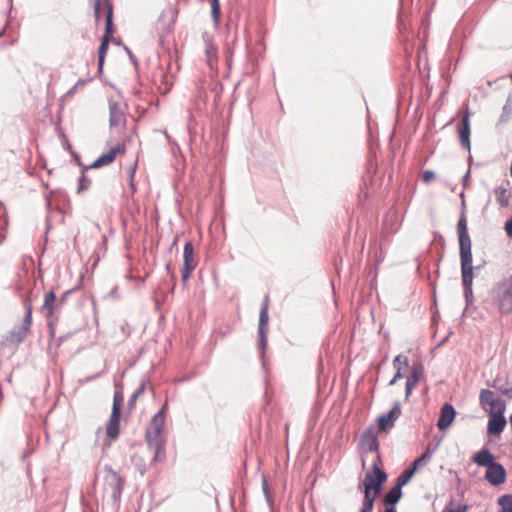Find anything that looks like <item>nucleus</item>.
I'll return each instance as SVG.
<instances>
[{
  "label": "nucleus",
  "mask_w": 512,
  "mask_h": 512,
  "mask_svg": "<svg viewBox=\"0 0 512 512\" xmlns=\"http://www.w3.org/2000/svg\"><path fill=\"white\" fill-rule=\"evenodd\" d=\"M380 462L381 461L375 460L372 463L370 469L365 474L363 482L359 483L357 486V489L363 495L362 501L374 505L378 495L381 493L388 480V474L380 467Z\"/></svg>",
  "instance_id": "nucleus-1"
},
{
  "label": "nucleus",
  "mask_w": 512,
  "mask_h": 512,
  "mask_svg": "<svg viewBox=\"0 0 512 512\" xmlns=\"http://www.w3.org/2000/svg\"><path fill=\"white\" fill-rule=\"evenodd\" d=\"M23 304L25 313L22 323L15 325L13 329L9 331V334L5 337V341L9 344L18 345L22 343L26 338L28 331L31 329L33 306L29 296H24Z\"/></svg>",
  "instance_id": "nucleus-2"
},
{
  "label": "nucleus",
  "mask_w": 512,
  "mask_h": 512,
  "mask_svg": "<svg viewBox=\"0 0 512 512\" xmlns=\"http://www.w3.org/2000/svg\"><path fill=\"white\" fill-rule=\"evenodd\" d=\"M438 449V444H435L432 446L431 444H428L421 455L416 457L411 464L405 468L401 474L397 477L401 482L404 484H408L412 478L415 476V474L424 466H426L429 461L431 460L433 454Z\"/></svg>",
  "instance_id": "nucleus-3"
},
{
  "label": "nucleus",
  "mask_w": 512,
  "mask_h": 512,
  "mask_svg": "<svg viewBox=\"0 0 512 512\" xmlns=\"http://www.w3.org/2000/svg\"><path fill=\"white\" fill-rule=\"evenodd\" d=\"M269 296L265 295L260 312H259V320H258V329H257V335H258V341L257 346L258 350L260 352V357L263 358L266 349L268 346V332H269Z\"/></svg>",
  "instance_id": "nucleus-4"
},
{
  "label": "nucleus",
  "mask_w": 512,
  "mask_h": 512,
  "mask_svg": "<svg viewBox=\"0 0 512 512\" xmlns=\"http://www.w3.org/2000/svg\"><path fill=\"white\" fill-rule=\"evenodd\" d=\"M491 296L502 314L512 312V285L506 279L494 285Z\"/></svg>",
  "instance_id": "nucleus-5"
},
{
  "label": "nucleus",
  "mask_w": 512,
  "mask_h": 512,
  "mask_svg": "<svg viewBox=\"0 0 512 512\" xmlns=\"http://www.w3.org/2000/svg\"><path fill=\"white\" fill-rule=\"evenodd\" d=\"M479 404L480 407L488 414H505L506 412V400L500 396H496L495 392L491 389H481L479 393Z\"/></svg>",
  "instance_id": "nucleus-6"
},
{
  "label": "nucleus",
  "mask_w": 512,
  "mask_h": 512,
  "mask_svg": "<svg viewBox=\"0 0 512 512\" xmlns=\"http://www.w3.org/2000/svg\"><path fill=\"white\" fill-rule=\"evenodd\" d=\"M460 259L473 258L472 242L468 232L466 212L460 211L457 222Z\"/></svg>",
  "instance_id": "nucleus-7"
},
{
  "label": "nucleus",
  "mask_w": 512,
  "mask_h": 512,
  "mask_svg": "<svg viewBox=\"0 0 512 512\" xmlns=\"http://www.w3.org/2000/svg\"><path fill=\"white\" fill-rule=\"evenodd\" d=\"M162 434L157 433L156 430L146 429L145 440L147 446L154 452L151 464L163 462L166 459V440Z\"/></svg>",
  "instance_id": "nucleus-8"
},
{
  "label": "nucleus",
  "mask_w": 512,
  "mask_h": 512,
  "mask_svg": "<svg viewBox=\"0 0 512 512\" xmlns=\"http://www.w3.org/2000/svg\"><path fill=\"white\" fill-rule=\"evenodd\" d=\"M401 413V402L395 401L388 411L382 413L376 418L375 423L378 431L380 433L389 432L395 426V422L400 417Z\"/></svg>",
  "instance_id": "nucleus-9"
},
{
  "label": "nucleus",
  "mask_w": 512,
  "mask_h": 512,
  "mask_svg": "<svg viewBox=\"0 0 512 512\" xmlns=\"http://www.w3.org/2000/svg\"><path fill=\"white\" fill-rule=\"evenodd\" d=\"M463 296L472 297L473 294V279L475 277L473 258L460 259Z\"/></svg>",
  "instance_id": "nucleus-10"
},
{
  "label": "nucleus",
  "mask_w": 512,
  "mask_h": 512,
  "mask_svg": "<svg viewBox=\"0 0 512 512\" xmlns=\"http://www.w3.org/2000/svg\"><path fill=\"white\" fill-rule=\"evenodd\" d=\"M360 447L363 451L377 453L376 460L381 461L380 442L378 436L374 432L372 425L367 427L360 436Z\"/></svg>",
  "instance_id": "nucleus-11"
},
{
  "label": "nucleus",
  "mask_w": 512,
  "mask_h": 512,
  "mask_svg": "<svg viewBox=\"0 0 512 512\" xmlns=\"http://www.w3.org/2000/svg\"><path fill=\"white\" fill-rule=\"evenodd\" d=\"M425 368L421 361H414L410 367L405 383V399L407 400L417 384L424 378Z\"/></svg>",
  "instance_id": "nucleus-12"
},
{
  "label": "nucleus",
  "mask_w": 512,
  "mask_h": 512,
  "mask_svg": "<svg viewBox=\"0 0 512 512\" xmlns=\"http://www.w3.org/2000/svg\"><path fill=\"white\" fill-rule=\"evenodd\" d=\"M484 479L493 487L504 484L507 480V471L504 465L496 461L486 469Z\"/></svg>",
  "instance_id": "nucleus-13"
},
{
  "label": "nucleus",
  "mask_w": 512,
  "mask_h": 512,
  "mask_svg": "<svg viewBox=\"0 0 512 512\" xmlns=\"http://www.w3.org/2000/svg\"><path fill=\"white\" fill-rule=\"evenodd\" d=\"M456 416L457 411L455 407L450 402H445L440 408L439 417L436 423L439 431H446L450 428L455 421Z\"/></svg>",
  "instance_id": "nucleus-14"
},
{
  "label": "nucleus",
  "mask_w": 512,
  "mask_h": 512,
  "mask_svg": "<svg viewBox=\"0 0 512 512\" xmlns=\"http://www.w3.org/2000/svg\"><path fill=\"white\" fill-rule=\"evenodd\" d=\"M457 134L461 147L464 150H471V124H470V111L467 110L466 115L460 120L457 125Z\"/></svg>",
  "instance_id": "nucleus-15"
},
{
  "label": "nucleus",
  "mask_w": 512,
  "mask_h": 512,
  "mask_svg": "<svg viewBox=\"0 0 512 512\" xmlns=\"http://www.w3.org/2000/svg\"><path fill=\"white\" fill-rule=\"evenodd\" d=\"M487 422V435L490 437H500L504 429L507 426V419L505 414L499 413L494 415H488Z\"/></svg>",
  "instance_id": "nucleus-16"
},
{
  "label": "nucleus",
  "mask_w": 512,
  "mask_h": 512,
  "mask_svg": "<svg viewBox=\"0 0 512 512\" xmlns=\"http://www.w3.org/2000/svg\"><path fill=\"white\" fill-rule=\"evenodd\" d=\"M168 412V403L165 402L160 409L152 416L146 429L156 430L157 433H163L165 430V419Z\"/></svg>",
  "instance_id": "nucleus-17"
},
{
  "label": "nucleus",
  "mask_w": 512,
  "mask_h": 512,
  "mask_svg": "<svg viewBox=\"0 0 512 512\" xmlns=\"http://www.w3.org/2000/svg\"><path fill=\"white\" fill-rule=\"evenodd\" d=\"M104 14H105V28L102 37L110 38L111 35L116 33V26L114 24V5L111 0H107L104 3Z\"/></svg>",
  "instance_id": "nucleus-18"
},
{
  "label": "nucleus",
  "mask_w": 512,
  "mask_h": 512,
  "mask_svg": "<svg viewBox=\"0 0 512 512\" xmlns=\"http://www.w3.org/2000/svg\"><path fill=\"white\" fill-rule=\"evenodd\" d=\"M122 412L111 411L106 424V436L111 440H116L120 435V423Z\"/></svg>",
  "instance_id": "nucleus-19"
},
{
  "label": "nucleus",
  "mask_w": 512,
  "mask_h": 512,
  "mask_svg": "<svg viewBox=\"0 0 512 512\" xmlns=\"http://www.w3.org/2000/svg\"><path fill=\"white\" fill-rule=\"evenodd\" d=\"M472 461L477 466L484 467L487 469L497 460L496 456L486 446H483L479 451L473 454Z\"/></svg>",
  "instance_id": "nucleus-20"
},
{
  "label": "nucleus",
  "mask_w": 512,
  "mask_h": 512,
  "mask_svg": "<svg viewBox=\"0 0 512 512\" xmlns=\"http://www.w3.org/2000/svg\"><path fill=\"white\" fill-rule=\"evenodd\" d=\"M202 39L205 43L207 64L212 68L218 61V47L214 45L211 36L207 32L202 34Z\"/></svg>",
  "instance_id": "nucleus-21"
},
{
  "label": "nucleus",
  "mask_w": 512,
  "mask_h": 512,
  "mask_svg": "<svg viewBox=\"0 0 512 512\" xmlns=\"http://www.w3.org/2000/svg\"><path fill=\"white\" fill-rule=\"evenodd\" d=\"M403 482L396 479L394 485L389 489L385 495L386 506L396 507L397 503L403 496L402 488L405 486Z\"/></svg>",
  "instance_id": "nucleus-22"
},
{
  "label": "nucleus",
  "mask_w": 512,
  "mask_h": 512,
  "mask_svg": "<svg viewBox=\"0 0 512 512\" xmlns=\"http://www.w3.org/2000/svg\"><path fill=\"white\" fill-rule=\"evenodd\" d=\"M174 20H170L168 23L165 22L163 15H161L156 22V32L158 37V43L160 46H164L165 38L173 30Z\"/></svg>",
  "instance_id": "nucleus-23"
},
{
  "label": "nucleus",
  "mask_w": 512,
  "mask_h": 512,
  "mask_svg": "<svg viewBox=\"0 0 512 512\" xmlns=\"http://www.w3.org/2000/svg\"><path fill=\"white\" fill-rule=\"evenodd\" d=\"M122 120L125 124L126 120L124 119V113L120 109L118 102H116L112 99H109V126H110V128L119 126V124Z\"/></svg>",
  "instance_id": "nucleus-24"
},
{
  "label": "nucleus",
  "mask_w": 512,
  "mask_h": 512,
  "mask_svg": "<svg viewBox=\"0 0 512 512\" xmlns=\"http://www.w3.org/2000/svg\"><path fill=\"white\" fill-rule=\"evenodd\" d=\"M196 253L194 245L191 241H187L183 250V264L182 267L195 270L197 267Z\"/></svg>",
  "instance_id": "nucleus-25"
},
{
  "label": "nucleus",
  "mask_w": 512,
  "mask_h": 512,
  "mask_svg": "<svg viewBox=\"0 0 512 512\" xmlns=\"http://www.w3.org/2000/svg\"><path fill=\"white\" fill-rule=\"evenodd\" d=\"M487 386L495 389L500 392L502 395L506 396L509 400L512 399V388H508V378L502 379L497 376L493 380H488L486 382Z\"/></svg>",
  "instance_id": "nucleus-26"
},
{
  "label": "nucleus",
  "mask_w": 512,
  "mask_h": 512,
  "mask_svg": "<svg viewBox=\"0 0 512 512\" xmlns=\"http://www.w3.org/2000/svg\"><path fill=\"white\" fill-rule=\"evenodd\" d=\"M393 367L395 369L394 380H400L404 377L409 367V359L403 354H398L393 359Z\"/></svg>",
  "instance_id": "nucleus-27"
},
{
  "label": "nucleus",
  "mask_w": 512,
  "mask_h": 512,
  "mask_svg": "<svg viewBox=\"0 0 512 512\" xmlns=\"http://www.w3.org/2000/svg\"><path fill=\"white\" fill-rule=\"evenodd\" d=\"M413 0H399V9L397 15V25L400 31H404L407 29V25L405 23V18L409 16L410 12L408 11V7L411 6Z\"/></svg>",
  "instance_id": "nucleus-28"
},
{
  "label": "nucleus",
  "mask_w": 512,
  "mask_h": 512,
  "mask_svg": "<svg viewBox=\"0 0 512 512\" xmlns=\"http://www.w3.org/2000/svg\"><path fill=\"white\" fill-rule=\"evenodd\" d=\"M58 304L57 296L54 290H50L44 295V303L42 309L47 318H50L53 314L55 307Z\"/></svg>",
  "instance_id": "nucleus-29"
},
{
  "label": "nucleus",
  "mask_w": 512,
  "mask_h": 512,
  "mask_svg": "<svg viewBox=\"0 0 512 512\" xmlns=\"http://www.w3.org/2000/svg\"><path fill=\"white\" fill-rule=\"evenodd\" d=\"M115 161V152L108 150L98 156L90 165L91 169H98L107 165L112 164Z\"/></svg>",
  "instance_id": "nucleus-30"
},
{
  "label": "nucleus",
  "mask_w": 512,
  "mask_h": 512,
  "mask_svg": "<svg viewBox=\"0 0 512 512\" xmlns=\"http://www.w3.org/2000/svg\"><path fill=\"white\" fill-rule=\"evenodd\" d=\"M433 242L435 244V249H436V254H437V261H436L437 269H436L435 273L437 276H439V265L444 256L445 239L441 233L436 231V232H434Z\"/></svg>",
  "instance_id": "nucleus-31"
},
{
  "label": "nucleus",
  "mask_w": 512,
  "mask_h": 512,
  "mask_svg": "<svg viewBox=\"0 0 512 512\" xmlns=\"http://www.w3.org/2000/svg\"><path fill=\"white\" fill-rule=\"evenodd\" d=\"M237 40V34L235 33L231 41L227 40L224 46V61L228 69H231L232 67V59Z\"/></svg>",
  "instance_id": "nucleus-32"
},
{
  "label": "nucleus",
  "mask_w": 512,
  "mask_h": 512,
  "mask_svg": "<svg viewBox=\"0 0 512 512\" xmlns=\"http://www.w3.org/2000/svg\"><path fill=\"white\" fill-rule=\"evenodd\" d=\"M9 225L8 215L2 202H0V245L6 238L5 231Z\"/></svg>",
  "instance_id": "nucleus-33"
},
{
  "label": "nucleus",
  "mask_w": 512,
  "mask_h": 512,
  "mask_svg": "<svg viewBox=\"0 0 512 512\" xmlns=\"http://www.w3.org/2000/svg\"><path fill=\"white\" fill-rule=\"evenodd\" d=\"M431 286H432V293H433V302L435 305V310L432 311V315H431V326L434 328L432 336L435 337L436 333H437V326L440 321V313L437 308L436 286H435V284H431Z\"/></svg>",
  "instance_id": "nucleus-34"
},
{
  "label": "nucleus",
  "mask_w": 512,
  "mask_h": 512,
  "mask_svg": "<svg viewBox=\"0 0 512 512\" xmlns=\"http://www.w3.org/2000/svg\"><path fill=\"white\" fill-rule=\"evenodd\" d=\"M512 116V96H509L502 107V112L499 116L498 123L505 124L509 122Z\"/></svg>",
  "instance_id": "nucleus-35"
},
{
  "label": "nucleus",
  "mask_w": 512,
  "mask_h": 512,
  "mask_svg": "<svg viewBox=\"0 0 512 512\" xmlns=\"http://www.w3.org/2000/svg\"><path fill=\"white\" fill-rule=\"evenodd\" d=\"M107 484L111 488V494H122L125 486V479L120 474H114V480L109 481Z\"/></svg>",
  "instance_id": "nucleus-36"
},
{
  "label": "nucleus",
  "mask_w": 512,
  "mask_h": 512,
  "mask_svg": "<svg viewBox=\"0 0 512 512\" xmlns=\"http://www.w3.org/2000/svg\"><path fill=\"white\" fill-rule=\"evenodd\" d=\"M90 169L88 166H83V169L81 171V174L78 178V186H77V193L81 194L84 191H87L91 185V180L87 177L86 171Z\"/></svg>",
  "instance_id": "nucleus-37"
},
{
  "label": "nucleus",
  "mask_w": 512,
  "mask_h": 512,
  "mask_svg": "<svg viewBox=\"0 0 512 512\" xmlns=\"http://www.w3.org/2000/svg\"><path fill=\"white\" fill-rule=\"evenodd\" d=\"M499 512H512V494L507 493L498 497Z\"/></svg>",
  "instance_id": "nucleus-38"
},
{
  "label": "nucleus",
  "mask_w": 512,
  "mask_h": 512,
  "mask_svg": "<svg viewBox=\"0 0 512 512\" xmlns=\"http://www.w3.org/2000/svg\"><path fill=\"white\" fill-rule=\"evenodd\" d=\"M145 390H146V381L142 380L141 383L139 384L138 388L130 395V397L128 399L127 407L129 410H132L135 407L137 399L142 394H144Z\"/></svg>",
  "instance_id": "nucleus-39"
},
{
  "label": "nucleus",
  "mask_w": 512,
  "mask_h": 512,
  "mask_svg": "<svg viewBox=\"0 0 512 512\" xmlns=\"http://www.w3.org/2000/svg\"><path fill=\"white\" fill-rule=\"evenodd\" d=\"M494 193L497 195V203L500 207L506 208L509 205V197L507 196V189L503 186H498L494 189Z\"/></svg>",
  "instance_id": "nucleus-40"
},
{
  "label": "nucleus",
  "mask_w": 512,
  "mask_h": 512,
  "mask_svg": "<svg viewBox=\"0 0 512 512\" xmlns=\"http://www.w3.org/2000/svg\"><path fill=\"white\" fill-rule=\"evenodd\" d=\"M210 6H211V18L215 25H218L220 22L221 17V5L220 0H210Z\"/></svg>",
  "instance_id": "nucleus-41"
},
{
  "label": "nucleus",
  "mask_w": 512,
  "mask_h": 512,
  "mask_svg": "<svg viewBox=\"0 0 512 512\" xmlns=\"http://www.w3.org/2000/svg\"><path fill=\"white\" fill-rule=\"evenodd\" d=\"M111 38L101 37L100 44L98 46V57L97 60H106L107 52L109 49Z\"/></svg>",
  "instance_id": "nucleus-42"
},
{
  "label": "nucleus",
  "mask_w": 512,
  "mask_h": 512,
  "mask_svg": "<svg viewBox=\"0 0 512 512\" xmlns=\"http://www.w3.org/2000/svg\"><path fill=\"white\" fill-rule=\"evenodd\" d=\"M124 401V395L122 390L117 389L113 395V403L111 411L122 412V405Z\"/></svg>",
  "instance_id": "nucleus-43"
},
{
  "label": "nucleus",
  "mask_w": 512,
  "mask_h": 512,
  "mask_svg": "<svg viewBox=\"0 0 512 512\" xmlns=\"http://www.w3.org/2000/svg\"><path fill=\"white\" fill-rule=\"evenodd\" d=\"M262 491H263V494L265 496V499H266L268 505L270 506L271 510L273 511V508H272L273 499H272L270 487H269L268 482L265 477H263V479H262Z\"/></svg>",
  "instance_id": "nucleus-44"
},
{
  "label": "nucleus",
  "mask_w": 512,
  "mask_h": 512,
  "mask_svg": "<svg viewBox=\"0 0 512 512\" xmlns=\"http://www.w3.org/2000/svg\"><path fill=\"white\" fill-rule=\"evenodd\" d=\"M469 505L466 503L459 504L456 508H452V501L445 505L442 512H467Z\"/></svg>",
  "instance_id": "nucleus-45"
},
{
  "label": "nucleus",
  "mask_w": 512,
  "mask_h": 512,
  "mask_svg": "<svg viewBox=\"0 0 512 512\" xmlns=\"http://www.w3.org/2000/svg\"><path fill=\"white\" fill-rule=\"evenodd\" d=\"M48 326V336H49V349H51L52 341L55 338L56 335V325L55 321L50 319L47 323Z\"/></svg>",
  "instance_id": "nucleus-46"
},
{
  "label": "nucleus",
  "mask_w": 512,
  "mask_h": 512,
  "mask_svg": "<svg viewBox=\"0 0 512 512\" xmlns=\"http://www.w3.org/2000/svg\"><path fill=\"white\" fill-rule=\"evenodd\" d=\"M122 494H111L112 502L110 504L112 512H118L120 509Z\"/></svg>",
  "instance_id": "nucleus-47"
},
{
  "label": "nucleus",
  "mask_w": 512,
  "mask_h": 512,
  "mask_svg": "<svg viewBox=\"0 0 512 512\" xmlns=\"http://www.w3.org/2000/svg\"><path fill=\"white\" fill-rule=\"evenodd\" d=\"M55 131L59 137V139L62 141H64L65 139H67V136L65 134V132L63 131L62 127H61V115L60 113L57 115V122L55 124Z\"/></svg>",
  "instance_id": "nucleus-48"
},
{
  "label": "nucleus",
  "mask_w": 512,
  "mask_h": 512,
  "mask_svg": "<svg viewBox=\"0 0 512 512\" xmlns=\"http://www.w3.org/2000/svg\"><path fill=\"white\" fill-rule=\"evenodd\" d=\"M436 178V172L434 170H424L421 174V179L424 183L428 184Z\"/></svg>",
  "instance_id": "nucleus-49"
},
{
  "label": "nucleus",
  "mask_w": 512,
  "mask_h": 512,
  "mask_svg": "<svg viewBox=\"0 0 512 512\" xmlns=\"http://www.w3.org/2000/svg\"><path fill=\"white\" fill-rule=\"evenodd\" d=\"M124 51L129 57V60L131 64L134 66L135 70L138 71L139 68V62L137 57L134 55V53L131 51V49L128 46H124Z\"/></svg>",
  "instance_id": "nucleus-50"
},
{
  "label": "nucleus",
  "mask_w": 512,
  "mask_h": 512,
  "mask_svg": "<svg viewBox=\"0 0 512 512\" xmlns=\"http://www.w3.org/2000/svg\"><path fill=\"white\" fill-rule=\"evenodd\" d=\"M166 283L169 285V289L163 295L164 296V301L167 299L169 294H173L174 293V290H175V287H176V276L172 275L171 278H170V281L169 282L166 281Z\"/></svg>",
  "instance_id": "nucleus-51"
},
{
  "label": "nucleus",
  "mask_w": 512,
  "mask_h": 512,
  "mask_svg": "<svg viewBox=\"0 0 512 512\" xmlns=\"http://www.w3.org/2000/svg\"><path fill=\"white\" fill-rule=\"evenodd\" d=\"M194 270L188 268H181V281L184 285H186L191 277V274Z\"/></svg>",
  "instance_id": "nucleus-52"
},
{
  "label": "nucleus",
  "mask_w": 512,
  "mask_h": 512,
  "mask_svg": "<svg viewBox=\"0 0 512 512\" xmlns=\"http://www.w3.org/2000/svg\"><path fill=\"white\" fill-rule=\"evenodd\" d=\"M136 166H137V164L135 163L133 166H130V168H129V176H130L129 186L131 187L133 192L136 190V186H135V183H134V176H135V172H136Z\"/></svg>",
  "instance_id": "nucleus-53"
},
{
  "label": "nucleus",
  "mask_w": 512,
  "mask_h": 512,
  "mask_svg": "<svg viewBox=\"0 0 512 512\" xmlns=\"http://www.w3.org/2000/svg\"><path fill=\"white\" fill-rule=\"evenodd\" d=\"M471 180V168H468L466 173L463 175L461 183L464 189L468 188Z\"/></svg>",
  "instance_id": "nucleus-54"
},
{
  "label": "nucleus",
  "mask_w": 512,
  "mask_h": 512,
  "mask_svg": "<svg viewBox=\"0 0 512 512\" xmlns=\"http://www.w3.org/2000/svg\"><path fill=\"white\" fill-rule=\"evenodd\" d=\"M79 288V286H76L72 289H69L67 291H65L59 298L58 300V303H64L67 301L68 297L73 294L77 289Z\"/></svg>",
  "instance_id": "nucleus-55"
},
{
  "label": "nucleus",
  "mask_w": 512,
  "mask_h": 512,
  "mask_svg": "<svg viewBox=\"0 0 512 512\" xmlns=\"http://www.w3.org/2000/svg\"><path fill=\"white\" fill-rule=\"evenodd\" d=\"M70 155L72 157V160L75 162L76 165L80 166L83 169V166H85L81 161V155L76 152L75 150H71Z\"/></svg>",
  "instance_id": "nucleus-56"
},
{
  "label": "nucleus",
  "mask_w": 512,
  "mask_h": 512,
  "mask_svg": "<svg viewBox=\"0 0 512 512\" xmlns=\"http://www.w3.org/2000/svg\"><path fill=\"white\" fill-rule=\"evenodd\" d=\"M504 230L509 238H512V216L508 218L504 224Z\"/></svg>",
  "instance_id": "nucleus-57"
},
{
  "label": "nucleus",
  "mask_w": 512,
  "mask_h": 512,
  "mask_svg": "<svg viewBox=\"0 0 512 512\" xmlns=\"http://www.w3.org/2000/svg\"><path fill=\"white\" fill-rule=\"evenodd\" d=\"M374 504L362 501V505L358 512H373Z\"/></svg>",
  "instance_id": "nucleus-58"
},
{
  "label": "nucleus",
  "mask_w": 512,
  "mask_h": 512,
  "mask_svg": "<svg viewBox=\"0 0 512 512\" xmlns=\"http://www.w3.org/2000/svg\"><path fill=\"white\" fill-rule=\"evenodd\" d=\"M383 261V258L380 256L377 259V263L374 265V267L371 268L370 273H373V279L371 281V285H373V281L376 280L377 274H378V265Z\"/></svg>",
  "instance_id": "nucleus-59"
},
{
  "label": "nucleus",
  "mask_w": 512,
  "mask_h": 512,
  "mask_svg": "<svg viewBox=\"0 0 512 512\" xmlns=\"http://www.w3.org/2000/svg\"><path fill=\"white\" fill-rule=\"evenodd\" d=\"M125 150H126V146L124 143H118L115 147L110 149V151L115 152V158L117 157L118 153H124Z\"/></svg>",
  "instance_id": "nucleus-60"
},
{
  "label": "nucleus",
  "mask_w": 512,
  "mask_h": 512,
  "mask_svg": "<svg viewBox=\"0 0 512 512\" xmlns=\"http://www.w3.org/2000/svg\"><path fill=\"white\" fill-rule=\"evenodd\" d=\"M70 336V334H65V335H61L59 336L57 339H56V345H55V350H57L61 345L62 343L68 339V337Z\"/></svg>",
  "instance_id": "nucleus-61"
},
{
  "label": "nucleus",
  "mask_w": 512,
  "mask_h": 512,
  "mask_svg": "<svg viewBox=\"0 0 512 512\" xmlns=\"http://www.w3.org/2000/svg\"><path fill=\"white\" fill-rule=\"evenodd\" d=\"M105 60H97V75L100 76L104 72Z\"/></svg>",
  "instance_id": "nucleus-62"
},
{
  "label": "nucleus",
  "mask_w": 512,
  "mask_h": 512,
  "mask_svg": "<svg viewBox=\"0 0 512 512\" xmlns=\"http://www.w3.org/2000/svg\"><path fill=\"white\" fill-rule=\"evenodd\" d=\"M77 91V87L73 85L63 96L62 98H69L72 97Z\"/></svg>",
  "instance_id": "nucleus-63"
},
{
  "label": "nucleus",
  "mask_w": 512,
  "mask_h": 512,
  "mask_svg": "<svg viewBox=\"0 0 512 512\" xmlns=\"http://www.w3.org/2000/svg\"><path fill=\"white\" fill-rule=\"evenodd\" d=\"M61 143H62L63 149L66 151H69V153L71 152V150H73L72 144L70 143L68 138L65 139L64 141H62Z\"/></svg>",
  "instance_id": "nucleus-64"
}]
</instances>
